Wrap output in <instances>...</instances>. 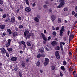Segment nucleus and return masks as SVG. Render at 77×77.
I'll list each match as a JSON object with an SVG mask.
<instances>
[{
    "mask_svg": "<svg viewBox=\"0 0 77 77\" xmlns=\"http://www.w3.org/2000/svg\"><path fill=\"white\" fill-rule=\"evenodd\" d=\"M64 2V1L63 0H60L59 2L60 3V5L57 6V8H62V6H63V5H65V3Z\"/></svg>",
    "mask_w": 77,
    "mask_h": 77,
    "instance_id": "1",
    "label": "nucleus"
},
{
    "mask_svg": "<svg viewBox=\"0 0 77 77\" xmlns=\"http://www.w3.org/2000/svg\"><path fill=\"white\" fill-rule=\"evenodd\" d=\"M65 31V29H64V26H63L61 27V29L60 30V35L61 36H63V35H62V33L63 32Z\"/></svg>",
    "mask_w": 77,
    "mask_h": 77,
    "instance_id": "2",
    "label": "nucleus"
},
{
    "mask_svg": "<svg viewBox=\"0 0 77 77\" xmlns=\"http://www.w3.org/2000/svg\"><path fill=\"white\" fill-rule=\"evenodd\" d=\"M0 50H1V52L2 54H6V50H5L4 48H0Z\"/></svg>",
    "mask_w": 77,
    "mask_h": 77,
    "instance_id": "3",
    "label": "nucleus"
},
{
    "mask_svg": "<svg viewBox=\"0 0 77 77\" xmlns=\"http://www.w3.org/2000/svg\"><path fill=\"white\" fill-rule=\"evenodd\" d=\"M11 39H9L8 40V41L6 42V47H9V46L11 44Z\"/></svg>",
    "mask_w": 77,
    "mask_h": 77,
    "instance_id": "4",
    "label": "nucleus"
},
{
    "mask_svg": "<svg viewBox=\"0 0 77 77\" xmlns=\"http://www.w3.org/2000/svg\"><path fill=\"white\" fill-rule=\"evenodd\" d=\"M48 62H49V59L47 58H46L45 59V66H46L47 65H48Z\"/></svg>",
    "mask_w": 77,
    "mask_h": 77,
    "instance_id": "5",
    "label": "nucleus"
},
{
    "mask_svg": "<svg viewBox=\"0 0 77 77\" xmlns=\"http://www.w3.org/2000/svg\"><path fill=\"white\" fill-rule=\"evenodd\" d=\"M17 57H12L11 58V60L13 62L16 61L17 60Z\"/></svg>",
    "mask_w": 77,
    "mask_h": 77,
    "instance_id": "6",
    "label": "nucleus"
},
{
    "mask_svg": "<svg viewBox=\"0 0 77 77\" xmlns=\"http://www.w3.org/2000/svg\"><path fill=\"white\" fill-rule=\"evenodd\" d=\"M25 11L26 12H30L31 11V9L29 7H27L25 8Z\"/></svg>",
    "mask_w": 77,
    "mask_h": 77,
    "instance_id": "7",
    "label": "nucleus"
},
{
    "mask_svg": "<svg viewBox=\"0 0 77 77\" xmlns=\"http://www.w3.org/2000/svg\"><path fill=\"white\" fill-rule=\"evenodd\" d=\"M44 52V48H41L40 49L39 51V53H42Z\"/></svg>",
    "mask_w": 77,
    "mask_h": 77,
    "instance_id": "8",
    "label": "nucleus"
},
{
    "mask_svg": "<svg viewBox=\"0 0 77 77\" xmlns=\"http://www.w3.org/2000/svg\"><path fill=\"white\" fill-rule=\"evenodd\" d=\"M60 45L61 50H62V51H63V45H62V42H60Z\"/></svg>",
    "mask_w": 77,
    "mask_h": 77,
    "instance_id": "9",
    "label": "nucleus"
},
{
    "mask_svg": "<svg viewBox=\"0 0 77 77\" xmlns=\"http://www.w3.org/2000/svg\"><path fill=\"white\" fill-rule=\"evenodd\" d=\"M51 18L52 21H54V20H56V16H54V15H52L51 16Z\"/></svg>",
    "mask_w": 77,
    "mask_h": 77,
    "instance_id": "10",
    "label": "nucleus"
},
{
    "mask_svg": "<svg viewBox=\"0 0 77 77\" xmlns=\"http://www.w3.org/2000/svg\"><path fill=\"white\" fill-rule=\"evenodd\" d=\"M26 63H25V62L24 61H23L21 63V65L23 68H24L25 67V65Z\"/></svg>",
    "mask_w": 77,
    "mask_h": 77,
    "instance_id": "11",
    "label": "nucleus"
},
{
    "mask_svg": "<svg viewBox=\"0 0 77 77\" xmlns=\"http://www.w3.org/2000/svg\"><path fill=\"white\" fill-rule=\"evenodd\" d=\"M11 20V22H12L13 23H14V21H15V17H12Z\"/></svg>",
    "mask_w": 77,
    "mask_h": 77,
    "instance_id": "12",
    "label": "nucleus"
},
{
    "mask_svg": "<svg viewBox=\"0 0 77 77\" xmlns=\"http://www.w3.org/2000/svg\"><path fill=\"white\" fill-rule=\"evenodd\" d=\"M41 35L42 36L43 39L44 40H45V41H47V38H45V35H44L43 33H42Z\"/></svg>",
    "mask_w": 77,
    "mask_h": 77,
    "instance_id": "13",
    "label": "nucleus"
},
{
    "mask_svg": "<svg viewBox=\"0 0 77 77\" xmlns=\"http://www.w3.org/2000/svg\"><path fill=\"white\" fill-rule=\"evenodd\" d=\"M34 21H36V22H39V19L37 17H35L34 18Z\"/></svg>",
    "mask_w": 77,
    "mask_h": 77,
    "instance_id": "14",
    "label": "nucleus"
},
{
    "mask_svg": "<svg viewBox=\"0 0 77 77\" xmlns=\"http://www.w3.org/2000/svg\"><path fill=\"white\" fill-rule=\"evenodd\" d=\"M5 28V25H2L0 26V28L1 29H4Z\"/></svg>",
    "mask_w": 77,
    "mask_h": 77,
    "instance_id": "15",
    "label": "nucleus"
},
{
    "mask_svg": "<svg viewBox=\"0 0 77 77\" xmlns=\"http://www.w3.org/2000/svg\"><path fill=\"white\" fill-rule=\"evenodd\" d=\"M5 22L6 23H10V22H11V19L8 18L5 20Z\"/></svg>",
    "mask_w": 77,
    "mask_h": 77,
    "instance_id": "16",
    "label": "nucleus"
},
{
    "mask_svg": "<svg viewBox=\"0 0 77 77\" xmlns=\"http://www.w3.org/2000/svg\"><path fill=\"white\" fill-rule=\"evenodd\" d=\"M29 34V31L27 30L24 33V35L25 36H27V35Z\"/></svg>",
    "mask_w": 77,
    "mask_h": 77,
    "instance_id": "17",
    "label": "nucleus"
},
{
    "mask_svg": "<svg viewBox=\"0 0 77 77\" xmlns=\"http://www.w3.org/2000/svg\"><path fill=\"white\" fill-rule=\"evenodd\" d=\"M7 32H8V33H9L10 35H11V34H12V31H11V30L10 29H7Z\"/></svg>",
    "mask_w": 77,
    "mask_h": 77,
    "instance_id": "18",
    "label": "nucleus"
},
{
    "mask_svg": "<svg viewBox=\"0 0 77 77\" xmlns=\"http://www.w3.org/2000/svg\"><path fill=\"white\" fill-rule=\"evenodd\" d=\"M18 35V32H15L13 33V36L14 37H16Z\"/></svg>",
    "mask_w": 77,
    "mask_h": 77,
    "instance_id": "19",
    "label": "nucleus"
},
{
    "mask_svg": "<svg viewBox=\"0 0 77 77\" xmlns=\"http://www.w3.org/2000/svg\"><path fill=\"white\" fill-rule=\"evenodd\" d=\"M62 22V18H58L57 22L58 23H60Z\"/></svg>",
    "mask_w": 77,
    "mask_h": 77,
    "instance_id": "20",
    "label": "nucleus"
},
{
    "mask_svg": "<svg viewBox=\"0 0 77 77\" xmlns=\"http://www.w3.org/2000/svg\"><path fill=\"white\" fill-rule=\"evenodd\" d=\"M51 44L52 45H55L57 44V43L56 41H54L51 43Z\"/></svg>",
    "mask_w": 77,
    "mask_h": 77,
    "instance_id": "21",
    "label": "nucleus"
},
{
    "mask_svg": "<svg viewBox=\"0 0 77 77\" xmlns=\"http://www.w3.org/2000/svg\"><path fill=\"white\" fill-rule=\"evenodd\" d=\"M7 50L8 51H12V48H7Z\"/></svg>",
    "mask_w": 77,
    "mask_h": 77,
    "instance_id": "22",
    "label": "nucleus"
},
{
    "mask_svg": "<svg viewBox=\"0 0 77 77\" xmlns=\"http://www.w3.org/2000/svg\"><path fill=\"white\" fill-rule=\"evenodd\" d=\"M61 68L62 69L63 71H65V67H64V66H61Z\"/></svg>",
    "mask_w": 77,
    "mask_h": 77,
    "instance_id": "23",
    "label": "nucleus"
},
{
    "mask_svg": "<svg viewBox=\"0 0 77 77\" xmlns=\"http://www.w3.org/2000/svg\"><path fill=\"white\" fill-rule=\"evenodd\" d=\"M19 75L20 77H22V76L23 75L22 73V72H19Z\"/></svg>",
    "mask_w": 77,
    "mask_h": 77,
    "instance_id": "24",
    "label": "nucleus"
},
{
    "mask_svg": "<svg viewBox=\"0 0 77 77\" xmlns=\"http://www.w3.org/2000/svg\"><path fill=\"white\" fill-rule=\"evenodd\" d=\"M25 42L24 41H22L19 42V44H20V45H21L22 44H23L24 43H25Z\"/></svg>",
    "mask_w": 77,
    "mask_h": 77,
    "instance_id": "25",
    "label": "nucleus"
},
{
    "mask_svg": "<svg viewBox=\"0 0 77 77\" xmlns=\"http://www.w3.org/2000/svg\"><path fill=\"white\" fill-rule=\"evenodd\" d=\"M36 65L37 66H39V65H40V62L39 61H38L37 62Z\"/></svg>",
    "mask_w": 77,
    "mask_h": 77,
    "instance_id": "26",
    "label": "nucleus"
},
{
    "mask_svg": "<svg viewBox=\"0 0 77 77\" xmlns=\"http://www.w3.org/2000/svg\"><path fill=\"white\" fill-rule=\"evenodd\" d=\"M6 56L8 57H9V53L8 52H6Z\"/></svg>",
    "mask_w": 77,
    "mask_h": 77,
    "instance_id": "27",
    "label": "nucleus"
},
{
    "mask_svg": "<svg viewBox=\"0 0 77 77\" xmlns=\"http://www.w3.org/2000/svg\"><path fill=\"white\" fill-rule=\"evenodd\" d=\"M51 68L52 70H54L55 69V67L53 66H52L51 67Z\"/></svg>",
    "mask_w": 77,
    "mask_h": 77,
    "instance_id": "28",
    "label": "nucleus"
},
{
    "mask_svg": "<svg viewBox=\"0 0 77 77\" xmlns=\"http://www.w3.org/2000/svg\"><path fill=\"white\" fill-rule=\"evenodd\" d=\"M56 57L57 59H60V56L59 55H56Z\"/></svg>",
    "mask_w": 77,
    "mask_h": 77,
    "instance_id": "29",
    "label": "nucleus"
},
{
    "mask_svg": "<svg viewBox=\"0 0 77 77\" xmlns=\"http://www.w3.org/2000/svg\"><path fill=\"white\" fill-rule=\"evenodd\" d=\"M31 36V34L29 33V35H28L26 37L27 38H30V36Z\"/></svg>",
    "mask_w": 77,
    "mask_h": 77,
    "instance_id": "30",
    "label": "nucleus"
},
{
    "mask_svg": "<svg viewBox=\"0 0 77 77\" xmlns=\"http://www.w3.org/2000/svg\"><path fill=\"white\" fill-rule=\"evenodd\" d=\"M30 60V58H27L26 59V62L27 63H28V62H29V60Z\"/></svg>",
    "mask_w": 77,
    "mask_h": 77,
    "instance_id": "31",
    "label": "nucleus"
},
{
    "mask_svg": "<svg viewBox=\"0 0 77 77\" xmlns=\"http://www.w3.org/2000/svg\"><path fill=\"white\" fill-rule=\"evenodd\" d=\"M63 65H66V62L64 60L63 61Z\"/></svg>",
    "mask_w": 77,
    "mask_h": 77,
    "instance_id": "32",
    "label": "nucleus"
},
{
    "mask_svg": "<svg viewBox=\"0 0 77 77\" xmlns=\"http://www.w3.org/2000/svg\"><path fill=\"white\" fill-rule=\"evenodd\" d=\"M68 10V8H65L64 9V11H65V12H66V11H67Z\"/></svg>",
    "mask_w": 77,
    "mask_h": 77,
    "instance_id": "33",
    "label": "nucleus"
},
{
    "mask_svg": "<svg viewBox=\"0 0 77 77\" xmlns=\"http://www.w3.org/2000/svg\"><path fill=\"white\" fill-rule=\"evenodd\" d=\"M55 56H57V55H59V51H56V52L55 53Z\"/></svg>",
    "mask_w": 77,
    "mask_h": 77,
    "instance_id": "34",
    "label": "nucleus"
},
{
    "mask_svg": "<svg viewBox=\"0 0 77 77\" xmlns=\"http://www.w3.org/2000/svg\"><path fill=\"white\" fill-rule=\"evenodd\" d=\"M53 35H54V36H56V32H53V33H52Z\"/></svg>",
    "mask_w": 77,
    "mask_h": 77,
    "instance_id": "35",
    "label": "nucleus"
},
{
    "mask_svg": "<svg viewBox=\"0 0 77 77\" xmlns=\"http://www.w3.org/2000/svg\"><path fill=\"white\" fill-rule=\"evenodd\" d=\"M27 44L28 46H29V47H30L31 46V44H30V43L29 42H27Z\"/></svg>",
    "mask_w": 77,
    "mask_h": 77,
    "instance_id": "36",
    "label": "nucleus"
},
{
    "mask_svg": "<svg viewBox=\"0 0 77 77\" xmlns=\"http://www.w3.org/2000/svg\"><path fill=\"white\" fill-rule=\"evenodd\" d=\"M23 25H20L19 26V29H22V28H23Z\"/></svg>",
    "mask_w": 77,
    "mask_h": 77,
    "instance_id": "37",
    "label": "nucleus"
},
{
    "mask_svg": "<svg viewBox=\"0 0 77 77\" xmlns=\"http://www.w3.org/2000/svg\"><path fill=\"white\" fill-rule=\"evenodd\" d=\"M75 12H77V6L75 8Z\"/></svg>",
    "mask_w": 77,
    "mask_h": 77,
    "instance_id": "38",
    "label": "nucleus"
},
{
    "mask_svg": "<svg viewBox=\"0 0 77 77\" xmlns=\"http://www.w3.org/2000/svg\"><path fill=\"white\" fill-rule=\"evenodd\" d=\"M3 0H0V4L1 5H3Z\"/></svg>",
    "mask_w": 77,
    "mask_h": 77,
    "instance_id": "39",
    "label": "nucleus"
},
{
    "mask_svg": "<svg viewBox=\"0 0 77 77\" xmlns=\"http://www.w3.org/2000/svg\"><path fill=\"white\" fill-rule=\"evenodd\" d=\"M41 57V54H38L37 55V57L38 58H40Z\"/></svg>",
    "mask_w": 77,
    "mask_h": 77,
    "instance_id": "40",
    "label": "nucleus"
},
{
    "mask_svg": "<svg viewBox=\"0 0 77 77\" xmlns=\"http://www.w3.org/2000/svg\"><path fill=\"white\" fill-rule=\"evenodd\" d=\"M5 35H6V33H3L2 36V37H4V36H5Z\"/></svg>",
    "mask_w": 77,
    "mask_h": 77,
    "instance_id": "41",
    "label": "nucleus"
},
{
    "mask_svg": "<svg viewBox=\"0 0 77 77\" xmlns=\"http://www.w3.org/2000/svg\"><path fill=\"white\" fill-rule=\"evenodd\" d=\"M25 2L27 5H29V1L28 0H26Z\"/></svg>",
    "mask_w": 77,
    "mask_h": 77,
    "instance_id": "42",
    "label": "nucleus"
},
{
    "mask_svg": "<svg viewBox=\"0 0 77 77\" xmlns=\"http://www.w3.org/2000/svg\"><path fill=\"white\" fill-rule=\"evenodd\" d=\"M6 14H4L2 16V17L3 18H6Z\"/></svg>",
    "mask_w": 77,
    "mask_h": 77,
    "instance_id": "43",
    "label": "nucleus"
},
{
    "mask_svg": "<svg viewBox=\"0 0 77 77\" xmlns=\"http://www.w3.org/2000/svg\"><path fill=\"white\" fill-rule=\"evenodd\" d=\"M71 34H70L69 37V41H71Z\"/></svg>",
    "mask_w": 77,
    "mask_h": 77,
    "instance_id": "44",
    "label": "nucleus"
},
{
    "mask_svg": "<svg viewBox=\"0 0 77 77\" xmlns=\"http://www.w3.org/2000/svg\"><path fill=\"white\" fill-rule=\"evenodd\" d=\"M41 57H45V55L44 54H41Z\"/></svg>",
    "mask_w": 77,
    "mask_h": 77,
    "instance_id": "45",
    "label": "nucleus"
},
{
    "mask_svg": "<svg viewBox=\"0 0 77 77\" xmlns=\"http://www.w3.org/2000/svg\"><path fill=\"white\" fill-rule=\"evenodd\" d=\"M23 47L24 48H26V43H24L23 44Z\"/></svg>",
    "mask_w": 77,
    "mask_h": 77,
    "instance_id": "46",
    "label": "nucleus"
},
{
    "mask_svg": "<svg viewBox=\"0 0 77 77\" xmlns=\"http://www.w3.org/2000/svg\"><path fill=\"white\" fill-rule=\"evenodd\" d=\"M18 19L19 20V21H20L21 20V17L20 16H19L18 17Z\"/></svg>",
    "mask_w": 77,
    "mask_h": 77,
    "instance_id": "47",
    "label": "nucleus"
},
{
    "mask_svg": "<svg viewBox=\"0 0 77 77\" xmlns=\"http://www.w3.org/2000/svg\"><path fill=\"white\" fill-rule=\"evenodd\" d=\"M69 33H70V31H69V30L67 32L68 35H69Z\"/></svg>",
    "mask_w": 77,
    "mask_h": 77,
    "instance_id": "48",
    "label": "nucleus"
},
{
    "mask_svg": "<svg viewBox=\"0 0 77 77\" xmlns=\"http://www.w3.org/2000/svg\"><path fill=\"white\" fill-rule=\"evenodd\" d=\"M32 6H33V7H35V6H36V4H35V3H33Z\"/></svg>",
    "mask_w": 77,
    "mask_h": 77,
    "instance_id": "49",
    "label": "nucleus"
},
{
    "mask_svg": "<svg viewBox=\"0 0 77 77\" xmlns=\"http://www.w3.org/2000/svg\"><path fill=\"white\" fill-rule=\"evenodd\" d=\"M45 48L46 50H47V51H50V49H49L45 47Z\"/></svg>",
    "mask_w": 77,
    "mask_h": 77,
    "instance_id": "50",
    "label": "nucleus"
},
{
    "mask_svg": "<svg viewBox=\"0 0 77 77\" xmlns=\"http://www.w3.org/2000/svg\"><path fill=\"white\" fill-rule=\"evenodd\" d=\"M63 39L64 41H67V38H66V37H64L63 38Z\"/></svg>",
    "mask_w": 77,
    "mask_h": 77,
    "instance_id": "51",
    "label": "nucleus"
},
{
    "mask_svg": "<svg viewBox=\"0 0 77 77\" xmlns=\"http://www.w3.org/2000/svg\"><path fill=\"white\" fill-rule=\"evenodd\" d=\"M60 75L61 77H62V76H63V74H62V72H60Z\"/></svg>",
    "mask_w": 77,
    "mask_h": 77,
    "instance_id": "52",
    "label": "nucleus"
},
{
    "mask_svg": "<svg viewBox=\"0 0 77 77\" xmlns=\"http://www.w3.org/2000/svg\"><path fill=\"white\" fill-rule=\"evenodd\" d=\"M44 8H47V5H45L43 6Z\"/></svg>",
    "mask_w": 77,
    "mask_h": 77,
    "instance_id": "53",
    "label": "nucleus"
},
{
    "mask_svg": "<svg viewBox=\"0 0 77 77\" xmlns=\"http://www.w3.org/2000/svg\"><path fill=\"white\" fill-rule=\"evenodd\" d=\"M57 48L58 50H60V47L59 46H57Z\"/></svg>",
    "mask_w": 77,
    "mask_h": 77,
    "instance_id": "54",
    "label": "nucleus"
},
{
    "mask_svg": "<svg viewBox=\"0 0 77 77\" xmlns=\"http://www.w3.org/2000/svg\"><path fill=\"white\" fill-rule=\"evenodd\" d=\"M15 30H16V31H18V29L17 27L15 28Z\"/></svg>",
    "mask_w": 77,
    "mask_h": 77,
    "instance_id": "55",
    "label": "nucleus"
},
{
    "mask_svg": "<svg viewBox=\"0 0 77 77\" xmlns=\"http://www.w3.org/2000/svg\"><path fill=\"white\" fill-rule=\"evenodd\" d=\"M59 29V27H57L56 28V30H58Z\"/></svg>",
    "mask_w": 77,
    "mask_h": 77,
    "instance_id": "56",
    "label": "nucleus"
},
{
    "mask_svg": "<svg viewBox=\"0 0 77 77\" xmlns=\"http://www.w3.org/2000/svg\"><path fill=\"white\" fill-rule=\"evenodd\" d=\"M48 40H50V39H51V37L49 36V37H48Z\"/></svg>",
    "mask_w": 77,
    "mask_h": 77,
    "instance_id": "57",
    "label": "nucleus"
},
{
    "mask_svg": "<svg viewBox=\"0 0 77 77\" xmlns=\"http://www.w3.org/2000/svg\"><path fill=\"white\" fill-rule=\"evenodd\" d=\"M72 15H74V14H75V12L74 11H72Z\"/></svg>",
    "mask_w": 77,
    "mask_h": 77,
    "instance_id": "58",
    "label": "nucleus"
},
{
    "mask_svg": "<svg viewBox=\"0 0 77 77\" xmlns=\"http://www.w3.org/2000/svg\"><path fill=\"white\" fill-rule=\"evenodd\" d=\"M46 40H45L43 41V44H45V43H46Z\"/></svg>",
    "mask_w": 77,
    "mask_h": 77,
    "instance_id": "59",
    "label": "nucleus"
},
{
    "mask_svg": "<svg viewBox=\"0 0 77 77\" xmlns=\"http://www.w3.org/2000/svg\"><path fill=\"white\" fill-rule=\"evenodd\" d=\"M40 71L41 73H42V72H43V70H42L40 69Z\"/></svg>",
    "mask_w": 77,
    "mask_h": 77,
    "instance_id": "60",
    "label": "nucleus"
},
{
    "mask_svg": "<svg viewBox=\"0 0 77 77\" xmlns=\"http://www.w3.org/2000/svg\"><path fill=\"white\" fill-rule=\"evenodd\" d=\"M44 33H47V31H46L45 29L44 30Z\"/></svg>",
    "mask_w": 77,
    "mask_h": 77,
    "instance_id": "61",
    "label": "nucleus"
},
{
    "mask_svg": "<svg viewBox=\"0 0 77 77\" xmlns=\"http://www.w3.org/2000/svg\"><path fill=\"white\" fill-rule=\"evenodd\" d=\"M20 8L21 9H23V7L22 6H20Z\"/></svg>",
    "mask_w": 77,
    "mask_h": 77,
    "instance_id": "62",
    "label": "nucleus"
},
{
    "mask_svg": "<svg viewBox=\"0 0 77 77\" xmlns=\"http://www.w3.org/2000/svg\"><path fill=\"white\" fill-rule=\"evenodd\" d=\"M20 53H21V54H23V51H20Z\"/></svg>",
    "mask_w": 77,
    "mask_h": 77,
    "instance_id": "63",
    "label": "nucleus"
},
{
    "mask_svg": "<svg viewBox=\"0 0 77 77\" xmlns=\"http://www.w3.org/2000/svg\"><path fill=\"white\" fill-rule=\"evenodd\" d=\"M74 16H75V17H76L77 16V13L75 14L74 15Z\"/></svg>",
    "mask_w": 77,
    "mask_h": 77,
    "instance_id": "64",
    "label": "nucleus"
}]
</instances>
